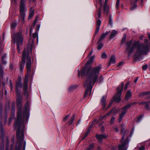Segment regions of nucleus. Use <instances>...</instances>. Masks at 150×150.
<instances>
[{
    "label": "nucleus",
    "mask_w": 150,
    "mask_h": 150,
    "mask_svg": "<svg viewBox=\"0 0 150 150\" xmlns=\"http://www.w3.org/2000/svg\"><path fill=\"white\" fill-rule=\"evenodd\" d=\"M148 41L147 39H144V42H145V43H146V44H148Z\"/></svg>",
    "instance_id": "69168bd1"
},
{
    "label": "nucleus",
    "mask_w": 150,
    "mask_h": 150,
    "mask_svg": "<svg viewBox=\"0 0 150 150\" xmlns=\"http://www.w3.org/2000/svg\"><path fill=\"white\" fill-rule=\"evenodd\" d=\"M137 103V102H133L130 103L129 104L130 107H131L132 106L136 104Z\"/></svg>",
    "instance_id": "de8ad7c7"
},
{
    "label": "nucleus",
    "mask_w": 150,
    "mask_h": 150,
    "mask_svg": "<svg viewBox=\"0 0 150 150\" xmlns=\"http://www.w3.org/2000/svg\"><path fill=\"white\" fill-rule=\"evenodd\" d=\"M101 130L102 132H104V131L105 128L103 126L101 127Z\"/></svg>",
    "instance_id": "e2e57ef3"
},
{
    "label": "nucleus",
    "mask_w": 150,
    "mask_h": 150,
    "mask_svg": "<svg viewBox=\"0 0 150 150\" xmlns=\"http://www.w3.org/2000/svg\"><path fill=\"white\" fill-rule=\"evenodd\" d=\"M94 58V56H92V57L91 58L90 60L88 61V62H87V63H86V67H85L83 68L81 70H82L83 69H86H86H87V68H90V67H86V66L87 65H88V64H89L90 63H91V62H93V58ZM86 72H87V71H86Z\"/></svg>",
    "instance_id": "6ab92c4d"
},
{
    "label": "nucleus",
    "mask_w": 150,
    "mask_h": 150,
    "mask_svg": "<svg viewBox=\"0 0 150 150\" xmlns=\"http://www.w3.org/2000/svg\"><path fill=\"white\" fill-rule=\"evenodd\" d=\"M98 123V121H97L96 120H94L91 124L89 126L88 129L91 130V129L92 128L93 125L95 124H96Z\"/></svg>",
    "instance_id": "5701e85b"
},
{
    "label": "nucleus",
    "mask_w": 150,
    "mask_h": 150,
    "mask_svg": "<svg viewBox=\"0 0 150 150\" xmlns=\"http://www.w3.org/2000/svg\"><path fill=\"white\" fill-rule=\"evenodd\" d=\"M25 145H26V142L25 141L24 143V144H23V150H25Z\"/></svg>",
    "instance_id": "052dcab7"
},
{
    "label": "nucleus",
    "mask_w": 150,
    "mask_h": 150,
    "mask_svg": "<svg viewBox=\"0 0 150 150\" xmlns=\"http://www.w3.org/2000/svg\"><path fill=\"white\" fill-rule=\"evenodd\" d=\"M101 57L103 58H106L107 57V55L105 53H103L101 55Z\"/></svg>",
    "instance_id": "37998d69"
},
{
    "label": "nucleus",
    "mask_w": 150,
    "mask_h": 150,
    "mask_svg": "<svg viewBox=\"0 0 150 150\" xmlns=\"http://www.w3.org/2000/svg\"><path fill=\"white\" fill-rule=\"evenodd\" d=\"M123 64V62H120L119 63V64L118 65V67L120 66L121 65H122Z\"/></svg>",
    "instance_id": "338daca9"
},
{
    "label": "nucleus",
    "mask_w": 150,
    "mask_h": 150,
    "mask_svg": "<svg viewBox=\"0 0 150 150\" xmlns=\"http://www.w3.org/2000/svg\"><path fill=\"white\" fill-rule=\"evenodd\" d=\"M17 25V24L16 23H13L11 25V27L12 28H14L16 27Z\"/></svg>",
    "instance_id": "79ce46f5"
},
{
    "label": "nucleus",
    "mask_w": 150,
    "mask_h": 150,
    "mask_svg": "<svg viewBox=\"0 0 150 150\" xmlns=\"http://www.w3.org/2000/svg\"><path fill=\"white\" fill-rule=\"evenodd\" d=\"M16 104L18 107V112L17 118L14 123V129L17 127L16 130V136L17 142L16 150H20L21 148L23 142L24 134L23 129L21 127L22 120L21 115L23 99L21 97V94H16Z\"/></svg>",
    "instance_id": "f257e3e1"
},
{
    "label": "nucleus",
    "mask_w": 150,
    "mask_h": 150,
    "mask_svg": "<svg viewBox=\"0 0 150 150\" xmlns=\"http://www.w3.org/2000/svg\"><path fill=\"white\" fill-rule=\"evenodd\" d=\"M132 96V94L131 93V91L130 90H128L126 93L125 99L126 100H129V98H131Z\"/></svg>",
    "instance_id": "f3484780"
},
{
    "label": "nucleus",
    "mask_w": 150,
    "mask_h": 150,
    "mask_svg": "<svg viewBox=\"0 0 150 150\" xmlns=\"http://www.w3.org/2000/svg\"><path fill=\"white\" fill-rule=\"evenodd\" d=\"M27 0H21L20 4V12L21 17L22 19V23H25V12L26 11V8L25 7V4Z\"/></svg>",
    "instance_id": "0eeeda50"
},
{
    "label": "nucleus",
    "mask_w": 150,
    "mask_h": 150,
    "mask_svg": "<svg viewBox=\"0 0 150 150\" xmlns=\"http://www.w3.org/2000/svg\"><path fill=\"white\" fill-rule=\"evenodd\" d=\"M113 110H112L110 111L107 114H106V115H104L102 117V119H104L108 115H109L111 114L112 112L113 111Z\"/></svg>",
    "instance_id": "72a5a7b5"
},
{
    "label": "nucleus",
    "mask_w": 150,
    "mask_h": 150,
    "mask_svg": "<svg viewBox=\"0 0 150 150\" xmlns=\"http://www.w3.org/2000/svg\"><path fill=\"white\" fill-rule=\"evenodd\" d=\"M12 41H13L14 43L16 42L17 50L19 53L20 51V45L22 44L23 40L22 32H20L15 33L12 37Z\"/></svg>",
    "instance_id": "39448f33"
},
{
    "label": "nucleus",
    "mask_w": 150,
    "mask_h": 150,
    "mask_svg": "<svg viewBox=\"0 0 150 150\" xmlns=\"http://www.w3.org/2000/svg\"><path fill=\"white\" fill-rule=\"evenodd\" d=\"M144 149L145 147L143 146H142L139 148V150H144Z\"/></svg>",
    "instance_id": "6e6d98bb"
},
{
    "label": "nucleus",
    "mask_w": 150,
    "mask_h": 150,
    "mask_svg": "<svg viewBox=\"0 0 150 150\" xmlns=\"http://www.w3.org/2000/svg\"><path fill=\"white\" fill-rule=\"evenodd\" d=\"M113 110L111 114H112L113 115L115 114L117 112V110H116L115 108H113L111 110Z\"/></svg>",
    "instance_id": "e433bc0d"
},
{
    "label": "nucleus",
    "mask_w": 150,
    "mask_h": 150,
    "mask_svg": "<svg viewBox=\"0 0 150 150\" xmlns=\"http://www.w3.org/2000/svg\"><path fill=\"white\" fill-rule=\"evenodd\" d=\"M0 126L1 128V136L3 135V125L1 122H0Z\"/></svg>",
    "instance_id": "c756f323"
},
{
    "label": "nucleus",
    "mask_w": 150,
    "mask_h": 150,
    "mask_svg": "<svg viewBox=\"0 0 150 150\" xmlns=\"http://www.w3.org/2000/svg\"><path fill=\"white\" fill-rule=\"evenodd\" d=\"M128 132L129 131L127 130H126L125 131L123 134V135L122 136V139H121L122 141L124 139L125 136L127 135V134H128Z\"/></svg>",
    "instance_id": "bb28decb"
},
{
    "label": "nucleus",
    "mask_w": 150,
    "mask_h": 150,
    "mask_svg": "<svg viewBox=\"0 0 150 150\" xmlns=\"http://www.w3.org/2000/svg\"><path fill=\"white\" fill-rule=\"evenodd\" d=\"M6 54H4L1 57V61L3 64H6Z\"/></svg>",
    "instance_id": "aec40b11"
},
{
    "label": "nucleus",
    "mask_w": 150,
    "mask_h": 150,
    "mask_svg": "<svg viewBox=\"0 0 150 150\" xmlns=\"http://www.w3.org/2000/svg\"><path fill=\"white\" fill-rule=\"evenodd\" d=\"M128 137H127L125 140L122 142L121 144L119 145V147L115 146L112 147L113 150H127L128 146H127L128 144L129 141Z\"/></svg>",
    "instance_id": "6e6552de"
},
{
    "label": "nucleus",
    "mask_w": 150,
    "mask_h": 150,
    "mask_svg": "<svg viewBox=\"0 0 150 150\" xmlns=\"http://www.w3.org/2000/svg\"><path fill=\"white\" fill-rule=\"evenodd\" d=\"M77 86H71L69 88V91H73L75 89L77 88Z\"/></svg>",
    "instance_id": "473e14b6"
},
{
    "label": "nucleus",
    "mask_w": 150,
    "mask_h": 150,
    "mask_svg": "<svg viewBox=\"0 0 150 150\" xmlns=\"http://www.w3.org/2000/svg\"><path fill=\"white\" fill-rule=\"evenodd\" d=\"M107 135L105 134H97L96 135V137L98 141L101 142L102 140L104 139L107 137Z\"/></svg>",
    "instance_id": "4468645a"
},
{
    "label": "nucleus",
    "mask_w": 150,
    "mask_h": 150,
    "mask_svg": "<svg viewBox=\"0 0 150 150\" xmlns=\"http://www.w3.org/2000/svg\"><path fill=\"white\" fill-rule=\"evenodd\" d=\"M10 89L11 91L13 90V85L12 83V81L11 80H10Z\"/></svg>",
    "instance_id": "c03bdc74"
},
{
    "label": "nucleus",
    "mask_w": 150,
    "mask_h": 150,
    "mask_svg": "<svg viewBox=\"0 0 150 150\" xmlns=\"http://www.w3.org/2000/svg\"><path fill=\"white\" fill-rule=\"evenodd\" d=\"M40 25L39 24L38 25H37V31H38L39 30L40 28Z\"/></svg>",
    "instance_id": "680f3d73"
},
{
    "label": "nucleus",
    "mask_w": 150,
    "mask_h": 150,
    "mask_svg": "<svg viewBox=\"0 0 150 150\" xmlns=\"http://www.w3.org/2000/svg\"><path fill=\"white\" fill-rule=\"evenodd\" d=\"M132 40L126 42L125 46V52L128 53L129 56L133 52L135 48L137 47V50L134 54L135 58H138L142 55H146L149 52V47L148 44L139 43L138 41H134L133 43Z\"/></svg>",
    "instance_id": "7ed1b4c3"
},
{
    "label": "nucleus",
    "mask_w": 150,
    "mask_h": 150,
    "mask_svg": "<svg viewBox=\"0 0 150 150\" xmlns=\"http://www.w3.org/2000/svg\"><path fill=\"white\" fill-rule=\"evenodd\" d=\"M22 78L19 76L18 78V80L16 82V94H21V90L18 89L19 88H22Z\"/></svg>",
    "instance_id": "9b49d317"
},
{
    "label": "nucleus",
    "mask_w": 150,
    "mask_h": 150,
    "mask_svg": "<svg viewBox=\"0 0 150 150\" xmlns=\"http://www.w3.org/2000/svg\"><path fill=\"white\" fill-rule=\"evenodd\" d=\"M75 117V115L74 114L71 116L70 120L68 122V123H69V125H71L73 123V122H74V119Z\"/></svg>",
    "instance_id": "b1692460"
},
{
    "label": "nucleus",
    "mask_w": 150,
    "mask_h": 150,
    "mask_svg": "<svg viewBox=\"0 0 150 150\" xmlns=\"http://www.w3.org/2000/svg\"><path fill=\"white\" fill-rule=\"evenodd\" d=\"M147 102L146 101H143L141 103H139V104L140 105H145L146 103H147Z\"/></svg>",
    "instance_id": "5fc2aeb1"
},
{
    "label": "nucleus",
    "mask_w": 150,
    "mask_h": 150,
    "mask_svg": "<svg viewBox=\"0 0 150 150\" xmlns=\"http://www.w3.org/2000/svg\"><path fill=\"white\" fill-rule=\"evenodd\" d=\"M101 8H100L98 11V18H100L101 16Z\"/></svg>",
    "instance_id": "4c0bfd02"
},
{
    "label": "nucleus",
    "mask_w": 150,
    "mask_h": 150,
    "mask_svg": "<svg viewBox=\"0 0 150 150\" xmlns=\"http://www.w3.org/2000/svg\"><path fill=\"white\" fill-rule=\"evenodd\" d=\"M126 38V36L125 35L122 38V40L121 42L122 44H123L124 41L125 40Z\"/></svg>",
    "instance_id": "a18cd8bd"
},
{
    "label": "nucleus",
    "mask_w": 150,
    "mask_h": 150,
    "mask_svg": "<svg viewBox=\"0 0 150 150\" xmlns=\"http://www.w3.org/2000/svg\"><path fill=\"white\" fill-rule=\"evenodd\" d=\"M34 10L33 8H31L30 9V14L28 17V19L31 18L34 15Z\"/></svg>",
    "instance_id": "412c9836"
},
{
    "label": "nucleus",
    "mask_w": 150,
    "mask_h": 150,
    "mask_svg": "<svg viewBox=\"0 0 150 150\" xmlns=\"http://www.w3.org/2000/svg\"><path fill=\"white\" fill-rule=\"evenodd\" d=\"M28 76H25L24 80V83L23 85V94L24 95L26 96V98L27 99L28 97V93L27 91L28 89Z\"/></svg>",
    "instance_id": "9d476101"
},
{
    "label": "nucleus",
    "mask_w": 150,
    "mask_h": 150,
    "mask_svg": "<svg viewBox=\"0 0 150 150\" xmlns=\"http://www.w3.org/2000/svg\"><path fill=\"white\" fill-rule=\"evenodd\" d=\"M115 119V118L114 117H113L111 118L110 121V122L111 124H113L114 123Z\"/></svg>",
    "instance_id": "09e8293b"
},
{
    "label": "nucleus",
    "mask_w": 150,
    "mask_h": 150,
    "mask_svg": "<svg viewBox=\"0 0 150 150\" xmlns=\"http://www.w3.org/2000/svg\"><path fill=\"white\" fill-rule=\"evenodd\" d=\"M101 67V65L100 64L95 67L87 68L86 69H86H83L80 72L79 70H78V75L79 77L80 74L82 76L86 75L87 76V78L84 84V86H87V88L84 92V98L87 96L89 91L90 92V94H91L92 88V83L93 82V84H94L97 81Z\"/></svg>",
    "instance_id": "f03ea898"
},
{
    "label": "nucleus",
    "mask_w": 150,
    "mask_h": 150,
    "mask_svg": "<svg viewBox=\"0 0 150 150\" xmlns=\"http://www.w3.org/2000/svg\"><path fill=\"white\" fill-rule=\"evenodd\" d=\"M103 46V44L102 43H100L97 46V49L99 50H100Z\"/></svg>",
    "instance_id": "7c9ffc66"
},
{
    "label": "nucleus",
    "mask_w": 150,
    "mask_h": 150,
    "mask_svg": "<svg viewBox=\"0 0 150 150\" xmlns=\"http://www.w3.org/2000/svg\"><path fill=\"white\" fill-rule=\"evenodd\" d=\"M117 34V32L115 30H113L110 34V39H111L112 38H113Z\"/></svg>",
    "instance_id": "393cba45"
},
{
    "label": "nucleus",
    "mask_w": 150,
    "mask_h": 150,
    "mask_svg": "<svg viewBox=\"0 0 150 150\" xmlns=\"http://www.w3.org/2000/svg\"><path fill=\"white\" fill-rule=\"evenodd\" d=\"M103 80V78L102 75H101L100 76L98 82L100 83H102Z\"/></svg>",
    "instance_id": "f704fd0d"
},
{
    "label": "nucleus",
    "mask_w": 150,
    "mask_h": 150,
    "mask_svg": "<svg viewBox=\"0 0 150 150\" xmlns=\"http://www.w3.org/2000/svg\"><path fill=\"white\" fill-rule=\"evenodd\" d=\"M37 18L36 17L35 20H34L33 22V25H35L36 23L37 22Z\"/></svg>",
    "instance_id": "bf43d9fd"
},
{
    "label": "nucleus",
    "mask_w": 150,
    "mask_h": 150,
    "mask_svg": "<svg viewBox=\"0 0 150 150\" xmlns=\"http://www.w3.org/2000/svg\"><path fill=\"white\" fill-rule=\"evenodd\" d=\"M116 63L115 57L114 55H112L110 59L108 65L110 66L111 64H114Z\"/></svg>",
    "instance_id": "a211bd4d"
},
{
    "label": "nucleus",
    "mask_w": 150,
    "mask_h": 150,
    "mask_svg": "<svg viewBox=\"0 0 150 150\" xmlns=\"http://www.w3.org/2000/svg\"><path fill=\"white\" fill-rule=\"evenodd\" d=\"M120 4V1L119 0H117L116 4V7L117 9H118L119 8Z\"/></svg>",
    "instance_id": "58836bf2"
},
{
    "label": "nucleus",
    "mask_w": 150,
    "mask_h": 150,
    "mask_svg": "<svg viewBox=\"0 0 150 150\" xmlns=\"http://www.w3.org/2000/svg\"><path fill=\"white\" fill-rule=\"evenodd\" d=\"M70 116V114H68L66 116V117H65L64 118L63 121V122H65L68 119V118H69Z\"/></svg>",
    "instance_id": "c9c22d12"
},
{
    "label": "nucleus",
    "mask_w": 150,
    "mask_h": 150,
    "mask_svg": "<svg viewBox=\"0 0 150 150\" xmlns=\"http://www.w3.org/2000/svg\"><path fill=\"white\" fill-rule=\"evenodd\" d=\"M90 130L88 129H87V130L86 132L84 137H83V139H84L86 137L88 136V134L90 133Z\"/></svg>",
    "instance_id": "2f4dec72"
},
{
    "label": "nucleus",
    "mask_w": 150,
    "mask_h": 150,
    "mask_svg": "<svg viewBox=\"0 0 150 150\" xmlns=\"http://www.w3.org/2000/svg\"><path fill=\"white\" fill-rule=\"evenodd\" d=\"M149 94H150V91L143 92L140 93V96L142 97L144 96Z\"/></svg>",
    "instance_id": "cd10ccee"
},
{
    "label": "nucleus",
    "mask_w": 150,
    "mask_h": 150,
    "mask_svg": "<svg viewBox=\"0 0 150 150\" xmlns=\"http://www.w3.org/2000/svg\"><path fill=\"white\" fill-rule=\"evenodd\" d=\"M143 117V116L142 115H141L137 119V122H138L140 120H141V119Z\"/></svg>",
    "instance_id": "13d9d810"
},
{
    "label": "nucleus",
    "mask_w": 150,
    "mask_h": 150,
    "mask_svg": "<svg viewBox=\"0 0 150 150\" xmlns=\"http://www.w3.org/2000/svg\"><path fill=\"white\" fill-rule=\"evenodd\" d=\"M109 24L112 26V19L111 15H110L109 17Z\"/></svg>",
    "instance_id": "c85d7f7f"
},
{
    "label": "nucleus",
    "mask_w": 150,
    "mask_h": 150,
    "mask_svg": "<svg viewBox=\"0 0 150 150\" xmlns=\"http://www.w3.org/2000/svg\"><path fill=\"white\" fill-rule=\"evenodd\" d=\"M107 98V96H103L101 99L100 103L103 106V110H104L105 107L106 106V100Z\"/></svg>",
    "instance_id": "2eb2a0df"
},
{
    "label": "nucleus",
    "mask_w": 150,
    "mask_h": 150,
    "mask_svg": "<svg viewBox=\"0 0 150 150\" xmlns=\"http://www.w3.org/2000/svg\"><path fill=\"white\" fill-rule=\"evenodd\" d=\"M38 36V34L37 33H34L33 34V38H35L36 37H37Z\"/></svg>",
    "instance_id": "8fccbe9b"
},
{
    "label": "nucleus",
    "mask_w": 150,
    "mask_h": 150,
    "mask_svg": "<svg viewBox=\"0 0 150 150\" xmlns=\"http://www.w3.org/2000/svg\"><path fill=\"white\" fill-rule=\"evenodd\" d=\"M101 21L99 19L97 21V27H100L101 24Z\"/></svg>",
    "instance_id": "a19ab883"
},
{
    "label": "nucleus",
    "mask_w": 150,
    "mask_h": 150,
    "mask_svg": "<svg viewBox=\"0 0 150 150\" xmlns=\"http://www.w3.org/2000/svg\"><path fill=\"white\" fill-rule=\"evenodd\" d=\"M100 27H97L96 29L95 30V33L94 34V35H96L98 33L99 29H100Z\"/></svg>",
    "instance_id": "ea45409f"
},
{
    "label": "nucleus",
    "mask_w": 150,
    "mask_h": 150,
    "mask_svg": "<svg viewBox=\"0 0 150 150\" xmlns=\"http://www.w3.org/2000/svg\"><path fill=\"white\" fill-rule=\"evenodd\" d=\"M110 33V31H107L105 33L103 34L101 36L100 38H99L97 43L100 42L103 40L105 37Z\"/></svg>",
    "instance_id": "dca6fc26"
},
{
    "label": "nucleus",
    "mask_w": 150,
    "mask_h": 150,
    "mask_svg": "<svg viewBox=\"0 0 150 150\" xmlns=\"http://www.w3.org/2000/svg\"><path fill=\"white\" fill-rule=\"evenodd\" d=\"M114 130L116 132H117L119 131V129L117 127H115L114 128Z\"/></svg>",
    "instance_id": "0e129e2a"
},
{
    "label": "nucleus",
    "mask_w": 150,
    "mask_h": 150,
    "mask_svg": "<svg viewBox=\"0 0 150 150\" xmlns=\"http://www.w3.org/2000/svg\"><path fill=\"white\" fill-rule=\"evenodd\" d=\"M147 65L145 64L142 67V69L144 70H146L147 68Z\"/></svg>",
    "instance_id": "49530a36"
},
{
    "label": "nucleus",
    "mask_w": 150,
    "mask_h": 150,
    "mask_svg": "<svg viewBox=\"0 0 150 150\" xmlns=\"http://www.w3.org/2000/svg\"><path fill=\"white\" fill-rule=\"evenodd\" d=\"M145 108L147 110H149V107L148 103H146L145 104Z\"/></svg>",
    "instance_id": "603ef678"
},
{
    "label": "nucleus",
    "mask_w": 150,
    "mask_h": 150,
    "mask_svg": "<svg viewBox=\"0 0 150 150\" xmlns=\"http://www.w3.org/2000/svg\"><path fill=\"white\" fill-rule=\"evenodd\" d=\"M10 68L11 70H12L13 69V65L12 64H11L10 65Z\"/></svg>",
    "instance_id": "4d7b16f0"
},
{
    "label": "nucleus",
    "mask_w": 150,
    "mask_h": 150,
    "mask_svg": "<svg viewBox=\"0 0 150 150\" xmlns=\"http://www.w3.org/2000/svg\"><path fill=\"white\" fill-rule=\"evenodd\" d=\"M103 8L104 13L108 15V8L107 6H106V4H104Z\"/></svg>",
    "instance_id": "4be33fe9"
},
{
    "label": "nucleus",
    "mask_w": 150,
    "mask_h": 150,
    "mask_svg": "<svg viewBox=\"0 0 150 150\" xmlns=\"http://www.w3.org/2000/svg\"><path fill=\"white\" fill-rule=\"evenodd\" d=\"M129 82H127V83H126V84L125 85V86L124 88L126 90H127V86L129 84Z\"/></svg>",
    "instance_id": "3c124183"
},
{
    "label": "nucleus",
    "mask_w": 150,
    "mask_h": 150,
    "mask_svg": "<svg viewBox=\"0 0 150 150\" xmlns=\"http://www.w3.org/2000/svg\"><path fill=\"white\" fill-rule=\"evenodd\" d=\"M124 84L123 82L121 83V86L120 88L118 86L117 88V94L116 96H114L112 98V101L108 105L107 108L105 109V110H107L108 108L110 107L113 103V101H115L117 102H119L121 100L120 96L121 95L122 92L123 90V87L124 86Z\"/></svg>",
    "instance_id": "423d86ee"
},
{
    "label": "nucleus",
    "mask_w": 150,
    "mask_h": 150,
    "mask_svg": "<svg viewBox=\"0 0 150 150\" xmlns=\"http://www.w3.org/2000/svg\"><path fill=\"white\" fill-rule=\"evenodd\" d=\"M4 144L3 140L0 141V150H4Z\"/></svg>",
    "instance_id": "a878e982"
},
{
    "label": "nucleus",
    "mask_w": 150,
    "mask_h": 150,
    "mask_svg": "<svg viewBox=\"0 0 150 150\" xmlns=\"http://www.w3.org/2000/svg\"><path fill=\"white\" fill-rule=\"evenodd\" d=\"M30 102L29 100L27 101L25 105L24 109L23 111V114L24 116L27 117L28 115V111L29 109V106Z\"/></svg>",
    "instance_id": "f8f14e48"
},
{
    "label": "nucleus",
    "mask_w": 150,
    "mask_h": 150,
    "mask_svg": "<svg viewBox=\"0 0 150 150\" xmlns=\"http://www.w3.org/2000/svg\"><path fill=\"white\" fill-rule=\"evenodd\" d=\"M89 146V147H90L91 149H93L94 147V144H90Z\"/></svg>",
    "instance_id": "864d4df0"
},
{
    "label": "nucleus",
    "mask_w": 150,
    "mask_h": 150,
    "mask_svg": "<svg viewBox=\"0 0 150 150\" xmlns=\"http://www.w3.org/2000/svg\"><path fill=\"white\" fill-rule=\"evenodd\" d=\"M93 49H92L91 52L89 53V54H88V55L89 56H90L92 54V53H93Z\"/></svg>",
    "instance_id": "774afa93"
},
{
    "label": "nucleus",
    "mask_w": 150,
    "mask_h": 150,
    "mask_svg": "<svg viewBox=\"0 0 150 150\" xmlns=\"http://www.w3.org/2000/svg\"><path fill=\"white\" fill-rule=\"evenodd\" d=\"M130 107L129 104H128L124 106L122 109L123 110L121 112V113L119 115L118 122H120L122 120L123 117L124 116L127 112V109Z\"/></svg>",
    "instance_id": "1a4fd4ad"
},
{
    "label": "nucleus",
    "mask_w": 150,
    "mask_h": 150,
    "mask_svg": "<svg viewBox=\"0 0 150 150\" xmlns=\"http://www.w3.org/2000/svg\"><path fill=\"white\" fill-rule=\"evenodd\" d=\"M33 42L31 45L28 46L27 49H25L23 53L22 61L20 64V69L21 72H22L24 69V65L26 63V68L27 69V74L26 76H28V78L30 74L31 69V59L29 57L30 51L31 52L32 49Z\"/></svg>",
    "instance_id": "20e7f679"
},
{
    "label": "nucleus",
    "mask_w": 150,
    "mask_h": 150,
    "mask_svg": "<svg viewBox=\"0 0 150 150\" xmlns=\"http://www.w3.org/2000/svg\"><path fill=\"white\" fill-rule=\"evenodd\" d=\"M138 0H131L130 1L131 6L129 8V10L132 11L134 10L137 7V2Z\"/></svg>",
    "instance_id": "ddd939ff"
}]
</instances>
